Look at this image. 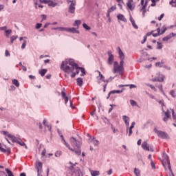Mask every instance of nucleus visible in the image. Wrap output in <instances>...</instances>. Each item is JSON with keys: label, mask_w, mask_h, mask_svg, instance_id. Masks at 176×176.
<instances>
[{"label": "nucleus", "mask_w": 176, "mask_h": 176, "mask_svg": "<svg viewBox=\"0 0 176 176\" xmlns=\"http://www.w3.org/2000/svg\"><path fill=\"white\" fill-rule=\"evenodd\" d=\"M130 21L132 23L133 27L135 28V30H138V26L137 24H135V21H134V19H133V16L130 17Z\"/></svg>", "instance_id": "nucleus-25"}, {"label": "nucleus", "mask_w": 176, "mask_h": 176, "mask_svg": "<svg viewBox=\"0 0 176 176\" xmlns=\"http://www.w3.org/2000/svg\"><path fill=\"white\" fill-rule=\"evenodd\" d=\"M92 142H93V144H94L95 145H98V144H99L98 140H96V138H94L92 139Z\"/></svg>", "instance_id": "nucleus-48"}, {"label": "nucleus", "mask_w": 176, "mask_h": 176, "mask_svg": "<svg viewBox=\"0 0 176 176\" xmlns=\"http://www.w3.org/2000/svg\"><path fill=\"white\" fill-rule=\"evenodd\" d=\"M79 69L80 70V72H82V76H83V75H86V72L85 71V69L84 68H82V67H79L78 68V72H79Z\"/></svg>", "instance_id": "nucleus-45"}, {"label": "nucleus", "mask_w": 176, "mask_h": 176, "mask_svg": "<svg viewBox=\"0 0 176 176\" xmlns=\"http://www.w3.org/2000/svg\"><path fill=\"white\" fill-rule=\"evenodd\" d=\"M18 38L17 36H12L10 38V42L11 43H13V42H14V41H16V39Z\"/></svg>", "instance_id": "nucleus-43"}, {"label": "nucleus", "mask_w": 176, "mask_h": 176, "mask_svg": "<svg viewBox=\"0 0 176 176\" xmlns=\"http://www.w3.org/2000/svg\"><path fill=\"white\" fill-rule=\"evenodd\" d=\"M163 80H164V77H162L161 78L157 79L158 82H163Z\"/></svg>", "instance_id": "nucleus-64"}, {"label": "nucleus", "mask_w": 176, "mask_h": 176, "mask_svg": "<svg viewBox=\"0 0 176 176\" xmlns=\"http://www.w3.org/2000/svg\"><path fill=\"white\" fill-rule=\"evenodd\" d=\"M123 90H124V89H122V90H113L109 92V96H111V94H115L116 93L117 94H120V93H123Z\"/></svg>", "instance_id": "nucleus-22"}, {"label": "nucleus", "mask_w": 176, "mask_h": 176, "mask_svg": "<svg viewBox=\"0 0 176 176\" xmlns=\"http://www.w3.org/2000/svg\"><path fill=\"white\" fill-rule=\"evenodd\" d=\"M67 61H68V66L76 69V74L78 75V74H79V66L78 65V64H76L72 59L67 60Z\"/></svg>", "instance_id": "nucleus-6"}, {"label": "nucleus", "mask_w": 176, "mask_h": 176, "mask_svg": "<svg viewBox=\"0 0 176 176\" xmlns=\"http://www.w3.org/2000/svg\"><path fill=\"white\" fill-rule=\"evenodd\" d=\"M173 36H175V34L170 33L169 35H168L166 37L163 38L162 41H164V42H167V41H169V39H171V38H173Z\"/></svg>", "instance_id": "nucleus-20"}, {"label": "nucleus", "mask_w": 176, "mask_h": 176, "mask_svg": "<svg viewBox=\"0 0 176 176\" xmlns=\"http://www.w3.org/2000/svg\"><path fill=\"white\" fill-rule=\"evenodd\" d=\"M60 69L65 73V78H68V75L69 74H71V78H75L76 76V69L68 65V59L62 62Z\"/></svg>", "instance_id": "nucleus-2"}, {"label": "nucleus", "mask_w": 176, "mask_h": 176, "mask_svg": "<svg viewBox=\"0 0 176 176\" xmlns=\"http://www.w3.org/2000/svg\"><path fill=\"white\" fill-rule=\"evenodd\" d=\"M158 102L159 104H161L162 107V111L164 112V107H166V105H164V100H159Z\"/></svg>", "instance_id": "nucleus-40"}, {"label": "nucleus", "mask_w": 176, "mask_h": 176, "mask_svg": "<svg viewBox=\"0 0 176 176\" xmlns=\"http://www.w3.org/2000/svg\"><path fill=\"white\" fill-rule=\"evenodd\" d=\"M114 10H116V6H113L110 8H109L108 12L109 13H112V12H114Z\"/></svg>", "instance_id": "nucleus-35"}, {"label": "nucleus", "mask_w": 176, "mask_h": 176, "mask_svg": "<svg viewBox=\"0 0 176 176\" xmlns=\"http://www.w3.org/2000/svg\"><path fill=\"white\" fill-rule=\"evenodd\" d=\"M133 0H128V2L126 3V6L129 10H134V7H133Z\"/></svg>", "instance_id": "nucleus-19"}, {"label": "nucleus", "mask_w": 176, "mask_h": 176, "mask_svg": "<svg viewBox=\"0 0 176 176\" xmlns=\"http://www.w3.org/2000/svg\"><path fill=\"white\" fill-rule=\"evenodd\" d=\"M124 61H120V65L118 61H115L113 63V74H119V75H123V72H124Z\"/></svg>", "instance_id": "nucleus-3"}, {"label": "nucleus", "mask_w": 176, "mask_h": 176, "mask_svg": "<svg viewBox=\"0 0 176 176\" xmlns=\"http://www.w3.org/2000/svg\"><path fill=\"white\" fill-rule=\"evenodd\" d=\"M58 31H61V32L65 31L66 32H68V28L58 27Z\"/></svg>", "instance_id": "nucleus-39"}, {"label": "nucleus", "mask_w": 176, "mask_h": 176, "mask_svg": "<svg viewBox=\"0 0 176 176\" xmlns=\"http://www.w3.org/2000/svg\"><path fill=\"white\" fill-rule=\"evenodd\" d=\"M41 3L40 1L34 3L36 9H38V8H43V6H42V4Z\"/></svg>", "instance_id": "nucleus-31"}, {"label": "nucleus", "mask_w": 176, "mask_h": 176, "mask_svg": "<svg viewBox=\"0 0 176 176\" xmlns=\"http://www.w3.org/2000/svg\"><path fill=\"white\" fill-rule=\"evenodd\" d=\"M47 3H48V6H51V8H55V6H57V0H49Z\"/></svg>", "instance_id": "nucleus-16"}, {"label": "nucleus", "mask_w": 176, "mask_h": 176, "mask_svg": "<svg viewBox=\"0 0 176 176\" xmlns=\"http://www.w3.org/2000/svg\"><path fill=\"white\" fill-rule=\"evenodd\" d=\"M61 138H62V141L64 144V145L66 146V148H68V149L69 151H71L72 152H74V153H76L77 155V156H80L81 153H82V150H80V146L82 145V144H80V142L78 141L76 139H75V138L72 137L70 138V144L72 145V146L73 148L71 147V146H69L68 144V143H67V142H65V140L64 139V136L63 135H60Z\"/></svg>", "instance_id": "nucleus-1"}, {"label": "nucleus", "mask_w": 176, "mask_h": 176, "mask_svg": "<svg viewBox=\"0 0 176 176\" xmlns=\"http://www.w3.org/2000/svg\"><path fill=\"white\" fill-rule=\"evenodd\" d=\"M76 81H77L78 86H80V87H82V86L83 85V79L82 78H78L76 79Z\"/></svg>", "instance_id": "nucleus-24"}, {"label": "nucleus", "mask_w": 176, "mask_h": 176, "mask_svg": "<svg viewBox=\"0 0 176 176\" xmlns=\"http://www.w3.org/2000/svg\"><path fill=\"white\" fill-rule=\"evenodd\" d=\"M40 2L41 3H47V2H49V0H40Z\"/></svg>", "instance_id": "nucleus-60"}, {"label": "nucleus", "mask_w": 176, "mask_h": 176, "mask_svg": "<svg viewBox=\"0 0 176 176\" xmlns=\"http://www.w3.org/2000/svg\"><path fill=\"white\" fill-rule=\"evenodd\" d=\"M104 83H106L104 86H103V91H105V90L107 89V86H108V83H109V82H111L109 80V79L107 80H104V81H103Z\"/></svg>", "instance_id": "nucleus-32"}, {"label": "nucleus", "mask_w": 176, "mask_h": 176, "mask_svg": "<svg viewBox=\"0 0 176 176\" xmlns=\"http://www.w3.org/2000/svg\"><path fill=\"white\" fill-rule=\"evenodd\" d=\"M155 66L157 67H162V63L160 62L156 63Z\"/></svg>", "instance_id": "nucleus-63"}, {"label": "nucleus", "mask_w": 176, "mask_h": 176, "mask_svg": "<svg viewBox=\"0 0 176 176\" xmlns=\"http://www.w3.org/2000/svg\"><path fill=\"white\" fill-rule=\"evenodd\" d=\"M43 124L45 126L47 127L49 131L52 130V126H50L49 124H47V121L46 120H44L43 122Z\"/></svg>", "instance_id": "nucleus-27"}, {"label": "nucleus", "mask_w": 176, "mask_h": 176, "mask_svg": "<svg viewBox=\"0 0 176 176\" xmlns=\"http://www.w3.org/2000/svg\"><path fill=\"white\" fill-rule=\"evenodd\" d=\"M67 32H72V34H79V30H77L75 28H67Z\"/></svg>", "instance_id": "nucleus-21"}, {"label": "nucleus", "mask_w": 176, "mask_h": 176, "mask_svg": "<svg viewBox=\"0 0 176 176\" xmlns=\"http://www.w3.org/2000/svg\"><path fill=\"white\" fill-rule=\"evenodd\" d=\"M25 46H27V40L23 41V43L21 45V49H25Z\"/></svg>", "instance_id": "nucleus-47"}, {"label": "nucleus", "mask_w": 176, "mask_h": 176, "mask_svg": "<svg viewBox=\"0 0 176 176\" xmlns=\"http://www.w3.org/2000/svg\"><path fill=\"white\" fill-rule=\"evenodd\" d=\"M157 49L158 50H160V49H162L163 48V45H162V43L157 42Z\"/></svg>", "instance_id": "nucleus-50"}, {"label": "nucleus", "mask_w": 176, "mask_h": 176, "mask_svg": "<svg viewBox=\"0 0 176 176\" xmlns=\"http://www.w3.org/2000/svg\"><path fill=\"white\" fill-rule=\"evenodd\" d=\"M128 86H129L130 89H135V88H137V85H134L133 84L128 85Z\"/></svg>", "instance_id": "nucleus-54"}, {"label": "nucleus", "mask_w": 176, "mask_h": 176, "mask_svg": "<svg viewBox=\"0 0 176 176\" xmlns=\"http://www.w3.org/2000/svg\"><path fill=\"white\" fill-rule=\"evenodd\" d=\"M108 56H109V58L107 59V64H109V65H112L115 60V56H113V54H112L111 52H108Z\"/></svg>", "instance_id": "nucleus-10"}, {"label": "nucleus", "mask_w": 176, "mask_h": 176, "mask_svg": "<svg viewBox=\"0 0 176 176\" xmlns=\"http://www.w3.org/2000/svg\"><path fill=\"white\" fill-rule=\"evenodd\" d=\"M81 23L80 20H76L73 25L74 27H79V25L81 24Z\"/></svg>", "instance_id": "nucleus-34"}, {"label": "nucleus", "mask_w": 176, "mask_h": 176, "mask_svg": "<svg viewBox=\"0 0 176 176\" xmlns=\"http://www.w3.org/2000/svg\"><path fill=\"white\" fill-rule=\"evenodd\" d=\"M8 138H10V141H12V142H16V144H19V145H21V146H25V149H28L27 145H25V143L21 140V139L16 138L15 136H13L10 134L7 135Z\"/></svg>", "instance_id": "nucleus-4"}, {"label": "nucleus", "mask_w": 176, "mask_h": 176, "mask_svg": "<svg viewBox=\"0 0 176 176\" xmlns=\"http://www.w3.org/2000/svg\"><path fill=\"white\" fill-rule=\"evenodd\" d=\"M151 164L152 168H156V166H155V163H153V161L152 160H151Z\"/></svg>", "instance_id": "nucleus-58"}, {"label": "nucleus", "mask_w": 176, "mask_h": 176, "mask_svg": "<svg viewBox=\"0 0 176 176\" xmlns=\"http://www.w3.org/2000/svg\"><path fill=\"white\" fill-rule=\"evenodd\" d=\"M0 151L1 152H3V153H6V152H7V153H10V150H9V149L6 150L3 147H2V144L1 143H0Z\"/></svg>", "instance_id": "nucleus-26"}, {"label": "nucleus", "mask_w": 176, "mask_h": 176, "mask_svg": "<svg viewBox=\"0 0 176 176\" xmlns=\"http://www.w3.org/2000/svg\"><path fill=\"white\" fill-rule=\"evenodd\" d=\"M41 27H42V23H36V30H39V28H41Z\"/></svg>", "instance_id": "nucleus-52"}, {"label": "nucleus", "mask_w": 176, "mask_h": 176, "mask_svg": "<svg viewBox=\"0 0 176 176\" xmlns=\"http://www.w3.org/2000/svg\"><path fill=\"white\" fill-rule=\"evenodd\" d=\"M140 12H142V16L143 17H145V14L146 13V6H143V7L140 9Z\"/></svg>", "instance_id": "nucleus-29"}, {"label": "nucleus", "mask_w": 176, "mask_h": 176, "mask_svg": "<svg viewBox=\"0 0 176 176\" xmlns=\"http://www.w3.org/2000/svg\"><path fill=\"white\" fill-rule=\"evenodd\" d=\"M157 135L160 138H162L163 140H170V136L166 132L162 131H157Z\"/></svg>", "instance_id": "nucleus-7"}, {"label": "nucleus", "mask_w": 176, "mask_h": 176, "mask_svg": "<svg viewBox=\"0 0 176 176\" xmlns=\"http://www.w3.org/2000/svg\"><path fill=\"white\" fill-rule=\"evenodd\" d=\"M91 175L98 176L100 175V171L98 170H91Z\"/></svg>", "instance_id": "nucleus-30"}, {"label": "nucleus", "mask_w": 176, "mask_h": 176, "mask_svg": "<svg viewBox=\"0 0 176 176\" xmlns=\"http://www.w3.org/2000/svg\"><path fill=\"white\" fill-rule=\"evenodd\" d=\"M162 163L165 170H167L168 166V169L170 170V171H171V164H170V161H168V156H167V154H163Z\"/></svg>", "instance_id": "nucleus-5"}, {"label": "nucleus", "mask_w": 176, "mask_h": 176, "mask_svg": "<svg viewBox=\"0 0 176 176\" xmlns=\"http://www.w3.org/2000/svg\"><path fill=\"white\" fill-rule=\"evenodd\" d=\"M142 148L144 151H147L148 152H153V147L148 146V143L146 142H144L142 144Z\"/></svg>", "instance_id": "nucleus-9"}, {"label": "nucleus", "mask_w": 176, "mask_h": 176, "mask_svg": "<svg viewBox=\"0 0 176 176\" xmlns=\"http://www.w3.org/2000/svg\"><path fill=\"white\" fill-rule=\"evenodd\" d=\"M172 115L173 118L175 120H176V116L174 114V109H172Z\"/></svg>", "instance_id": "nucleus-61"}, {"label": "nucleus", "mask_w": 176, "mask_h": 176, "mask_svg": "<svg viewBox=\"0 0 176 176\" xmlns=\"http://www.w3.org/2000/svg\"><path fill=\"white\" fill-rule=\"evenodd\" d=\"M61 94L63 100H65V103L67 104V102H68V97L67 96V94H65L64 91H62Z\"/></svg>", "instance_id": "nucleus-23"}, {"label": "nucleus", "mask_w": 176, "mask_h": 176, "mask_svg": "<svg viewBox=\"0 0 176 176\" xmlns=\"http://www.w3.org/2000/svg\"><path fill=\"white\" fill-rule=\"evenodd\" d=\"M117 19L118 20H120V21H123L124 23L127 22V19H126V17H124V15H123L122 14H118L117 16Z\"/></svg>", "instance_id": "nucleus-18"}, {"label": "nucleus", "mask_w": 176, "mask_h": 176, "mask_svg": "<svg viewBox=\"0 0 176 176\" xmlns=\"http://www.w3.org/2000/svg\"><path fill=\"white\" fill-rule=\"evenodd\" d=\"M36 168L37 170L38 175H41V174L42 173V162L36 161Z\"/></svg>", "instance_id": "nucleus-11"}, {"label": "nucleus", "mask_w": 176, "mask_h": 176, "mask_svg": "<svg viewBox=\"0 0 176 176\" xmlns=\"http://www.w3.org/2000/svg\"><path fill=\"white\" fill-rule=\"evenodd\" d=\"M170 118H171V112H170V111L167 110L165 112V117L163 118L164 122H167V120H168V119H170Z\"/></svg>", "instance_id": "nucleus-17"}, {"label": "nucleus", "mask_w": 176, "mask_h": 176, "mask_svg": "<svg viewBox=\"0 0 176 176\" xmlns=\"http://www.w3.org/2000/svg\"><path fill=\"white\" fill-rule=\"evenodd\" d=\"M55 156L56 157H59V156H61V151H57L56 153H55Z\"/></svg>", "instance_id": "nucleus-51"}, {"label": "nucleus", "mask_w": 176, "mask_h": 176, "mask_svg": "<svg viewBox=\"0 0 176 176\" xmlns=\"http://www.w3.org/2000/svg\"><path fill=\"white\" fill-rule=\"evenodd\" d=\"M71 4L69 5V13L74 14L75 13V6L76 5V3L74 1H71Z\"/></svg>", "instance_id": "nucleus-13"}, {"label": "nucleus", "mask_w": 176, "mask_h": 176, "mask_svg": "<svg viewBox=\"0 0 176 176\" xmlns=\"http://www.w3.org/2000/svg\"><path fill=\"white\" fill-rule=\"evenodd\" d=\"M145 42H146V36H144V39L143 41L141 42V43L143 45V43H144Z\"/></svg>", "instance_id": "nucleus-62"}, {"label": "nucleus", "mask_w": 176, "mask_h": 176, "mask_svg": "<svg viewBox=\"0 0 176 176\" xmlns=\"http://www.w3.org/2000/svg\"><path fill=\"white\" fill-rule=\"evenodd\" d=\"M164 17V14H162L160 17H158L159 21H161V20Z\"/></svg>", "instance_id": "nucleus-59"}, {"label": "nucleus", "mask_w": 176, "mask_h": 176, "mask_svg": "<svg viewBox=\"0 0 176 176\" xmlns=\"http://www.w3.org/2000/svg\"><path fill=\"white\" fill-rule=\"evenodd\" d=\"M46 155V149H43V151L41 153V156H45Z\"/></svg>", "instance_id": "nucleus-57"}, {"label": "nucleus", "mask_w": 176, "mask_h": 176, "mask_svg": "<svg viewBox=\"0 0 176 176\" xmlns=\"http://www.w3.org/2000/svg\"><path fill=\"white\" fill-rule=\"evenodd\" d=\"M130 104L132 107H138V104H137V102L135 100H130Z\"/></svg>", "instance_id": "nucleus-37"}, {"label": "nucleus", "mask_w": 176, "mask_h": 176, "mask_svg": "<svg viewBox=\"0 0 176 176\" xmlns=\"http://www.w3.org/2000/svg\"><path fill=\"white\" fill-rule=\"evenodd\" d=\"M169 94H170L171 96L173 97V98H175V97H176L175 91L171 90V91L169 92Z\"/></svg>", "instance_id": "nucleus-44"}, {"label": "nucleus", "mask_w": 176, "mask_h": 176, "mask_svg": "<svg viewBox=\"0 0 176 176\" xmlns=\"http://www.w3.org/2000/svg\"><path fill=\"white\" fill-rule=\"evenodd\" d=\"M147 86H148L149 87H151V89H152L153 90H154V91H156V88L155 87V86L152 85H147Z\"/></svg>", "instance_id": "nucleus-53"}, {"label": "nucleus", "mask_w": 176, "mask_h": 176, "mask_svg": "<svg viewBox=\"0 0 176 176\" xmlns=\"http://www.w3.org/2000/svg\"><path fill=\"white\" fill-rule=\"evenodd\" d=\"M5 32H6V36L7 38H9V36H10L9 35L10 34H12V30H7L5 31Z\"/></svg>", "instance_id": "nucleus-41"}, {"label": "nucleus", "mask_w": 176, "mask_h": 176, "mask_svg": "<svg viewBox=\"0 0 176 176\" xmlns=\"http://www.w3.org/2000/svg\"><path fill=\"white\" fill-rule=\"evenodd\" d=\"M99 76H97L98 83L100 85L102 82H105V77L101 74V72L98 71Z\"/></svg>", "instance_id": "nucleus-15"}, {"label": "nucleus", "mask_w": 176, "mask_h": 176, "mask_svg": "<svg viewBox=\"0 0 176 176\" xmlns=\"http://www.w3.org/2000/svg\"><path fill=\"white\" fill-rule=\"evenodd\" d=\"M46 72H47V69H43L38 71V74H40V75L41 76L46 75Z\"/></svg>", "instance_id": "nucleus-28"}, {"label": "nucleus", "mask_w": 176, "mask_h": 176, "mask_svg": "<svg viewBox=\"0 0 176 176\" xmlns=\"http://www.w3.org/2000/svg\"><path fill=\"white\" fill-rule=\"evenodd\" d=\"M134 173L136 176H141V172L137 168L134 169Z\"/></svg>", "instance_id": "nucleus-36"}, {"label": "nucleus", "mask_w": 176, "mask_h": 176, "mask_svg": "<svg viewBox=\"0 0 176 176\" xmlns=\"http://www.w3.org/2000/svg\"><path fill=\"white\" fill-rule=\"evenodd\" d=\"M5 56H6V57L10 56V53L9 52V51L6 50Z\"/></svg>", "instance_id": "nucleus-55"}, {"label": "nucleus", "mask_w": 176, "mask_h": 176, "mask_svg": "<svg viewBox=\"0 0 176 176\" xmlns=\"http://www.w3.org/2000/svg\"><path fill=\"white\" fill-rule=\"evenodd\" d=\"M0 29H1V31H6V30H8V27L3 26V27H1Z\"/></svg>", "instance_id": "nucleus-56"}, {"label": "nucleus", "mask_w": 176, "mask_h": 176, "mask_svg": "<svg viewBox=\"0 0 176 176\" xmlns=\"http://www.w3.org/2000/svg\"><path fill=\"white\" fill-rule=\"evenodd\" d=\"M152 2L151 6H156V2H158L159 0H151Z\"/></svg>", "instance_id": "nucleus-49"}, {"label": "nucleus", "mask_w": 176, "mask_h": 176, "mask_svg": "<svg viewBox=\"0 0 176 176\" xmlns=\"http://www.w3.org/2000/svg\"><path fill=\"white\" fill-rule=\"evenodd\" d=\"M163 30L162 31V32H160V28H158L157 29V33H153V36H154V38H156V36H159V35H162L163 34H164L166 32V31L167 30V28H166V26H163Z\"/></svg>", "instance_id": "nucleus-8"}, {"label": "nucleus", "mask_w": 176, "mask_h": 176, "mask_svg": "<svg viewBox=\"0 0 176 176\" xmlns=\"http://www.w3.org/2000/svg\"><path fill=\"white\" fill-rule=\"evenodd\" d=\"M12 83L16 87H19V86H20V82H19V80H17L16 79H13L12 80Z\"/></svg>", "instance_id": "nucleus-33"}, {"label": "nucleus", "mask_w": 176, "mask_h": 176, "mask_svg": "<svg viewBox=\"0 0 176 176\" xmlns=\"http://www.w3.org/2000/svg\"><path fill=\"white\" fill-rule=\"evenodd\" d=\"M118 57L120 60V61H124L125 55L124 53H123V51H122V49L120 48V47H118Z\"/></svg>", "instance_id": "nucleus-12"}, {"label": "nucleus", "mask_w": 176, "mask_h": 176, "mask_svg": "<svg viewBox=\"0 0 176 176\" xmlns=\"http://www.w3.org/2000/svg\"><path fill=\"white\" fill-rule=\"evenodd\" d=\"M6 171L8 176H14L13 175V172H12V170H9L8 168H6Z\"/></svg>", "instance_id": "nucleus-38"}, {"label": "nucleus", "mask_w": 176, "mask_h": 176, "mask_svg": "<svg viewBox=\"0 0 176 176\" xmlns=\"http://www.w3.org/2000/svg\"><path fill=\"white\" fill-rule=\"evenodd\" d=\"M129 133V137H131V134H133V129H131L130 128H129L128 126V131H126V133Z\"/></svg>", "instance_id": "nucleus-46"}, {"label": "nucleus", "mask_w": 176, "mask_h": 176, "mask_svg": "<svg viewBox=\"0 0 176 176\" xmlns=\"http://www.w3.org/2000/svg\"><path fill=\"white\" fill-rule=\"evenodd\" d=\"M82 27L83 28H85V30H87V31L91 30V28H90L89 25H87V24L86 23H83L82 24Z\"/></svg>", "instance_id": "nucleus-42"}, {"label": "nucleus", "mask_w": 176, "mask_h": 176, "mask_svg": "<svg viewBox=\"0 0 176 176\" xmlns=\"http://www.w3.org/2000/svg\"><path fill=\"white\" fill-rule=\"evenodd\" d=\"M122 119L126 126V131H129V126H130V118L123 116Z\"/></svg>", "instance_id": "nucleus-14"}]
</instances>
